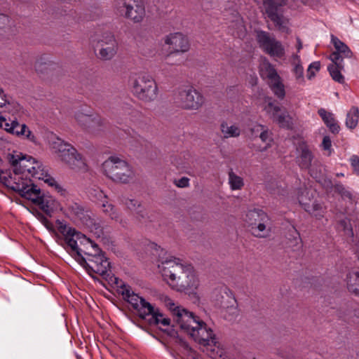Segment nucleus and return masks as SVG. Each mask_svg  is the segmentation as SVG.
Returning a JSON list of instances; mask_svg holds the SVG:
<instances>
[{
    "label": "nucleus",
    "mask_w": 359,
    "mask_h": 359,
    "mask_svg": "<svg viewBox=\"0 0 359 359\" xmlns=\"http://www.w3.org/2000/svg\"><path fill=\"white\" fill-rule=\"evenodd\" d=\"M115 283L117 285L118 292L121 294L123 299L129 303L137 311L139 317L146 320L147 316L149 325H161L163 327L170 324V319L164 318L158 309H156L144 298L135 293L130 285L125 283L122 280L115 278Z\"/></svg>",
    "instance_id": "nucleus-4"
},
{
    "label": "nucleus",
    "mask_w": 359,
    "mask_h": 359,
    "mask_svg": "<svg viewBox=\"0 0 359 359\" xmlns=\"http://www.w3.org/2000/svg\"><path fill=\"white\" fill-rule=\"evenodd\" d=\"M257 77L253 78V79H252L251 84L252 86L256 85L257 84Z\"/></svg>",
    "instance_id": "nucleus-57"
},
{
    "label": "nucleus",
    "mask_w": 359,
    "mask_h": 359,
    "mask_svg": "<svg viewBox=\"0 0 359 359\" xmlns=\"http://www.w3.org/2000/svg\"><path fill=\"white\" fill-rule=\"evenodd\" d=\"M297 151L299 154L296 158V161L299 168L302 170H309V173L313 178L320 177V170L318 172L314 168H311L314 156L307 144L304 141H300L298 143Z\"/></svg>",
    "instance_id": "nucleus-16"
},
{
    "label": "nucleus",
    "mask_w": 359,
    "mask_h": 359,
    "mask_svg": "<svg viewBox=\"0 0 359 359\" xmlns=\"http://www.w3.org/2000/svg\"><path fill=\"white\" fill-rule=\"evenodd\" d=\"M293 73L295 75L296 79L301 81L304 80V68L301 64H295L293 69Z\"/></svg>",
    "instance_id": "nucleus-45"
},
{
    "label": "nucleus",
    "mask_w": 359,
    "mask_h": 359,
    "mask_svg": "<svg viewBox=\"0 0 359 359\" xmlns=\"http://www.w3.org/2000/svg\"><path fill=\"white\" fill-rule=\"evenodd\" d=\"M10 18L8 15L0 13V31H6L10 27Z\"/></svg>",
    "instance_id": "nucleus-41"
},
{
    "label": "nucleus",
    "mask_w": 359,
    "mask_h": 359,
    "mask_svg": "<svg viewBox=\"0 0 359 359\" xmlns=\"http://www.w3.org/2000/svg\"><path fill=\"white\" fill-rule=\"evenodd\" d=\"M334 65H330L327 67V70L330 72L332 79L339 83H344V77L341 73V70L344 69V64L342 67H339V64L337 62H333Z\"/></svg>",
    "instance_id": "nucleus-28"
},
{
    "label": "nucleus",
    "mask_w": 359,
    "mask_h": 359,
    "mask_svg": "<svg viewBox=\"0 0 359 359\" xmlns=\"http://www.w3.org/2000/svg\"><path fill=\"white\" fill-rule=\"evenodd\" d=\"M1 93H3V90L0 88V95H1Z\"/></svg>",
    "instance_id": "nucleus-60"
},
{
    "label": "nucleus",
    "mask_w": 359,
    "mask_h": 359,
    "mask_svg": "<svg viewBox=\"0 0 359 359\" xmlns=\"http://www.w3.org/2000/svg\"><path fill=\"white\" fill-rule=\"evenodd\" d=\"M175 184L180 188H185L189 186V179L187 177H182L179 180H175Z\"/></svg>",
    "instance_id": "nucleus-49"
},
{
    "label": "nucleus",
    "mask_w": 359,
    "mask_h": 359,
    "mask_svg": "<svg viewBox=\"0 0 359 359\" xmlns=\"http://www.w3.org/2000/svg\"><path fill=\"white\" fill-rule=\"evenodd\" d=\"M314 194H316V191L306 187L300 189L298 193V201L303 208H304V203L302 200L305 201L306 203H310L314 198Z\"/></svg>",
    "instance_id": "nucleus-31"
},
{
    "label": "nucleus",
    "mask_w": 359,
    "mask_h": 359,
    "mask_svg": "<svg viewBox=\"0 0 359 359\" xmlns=\"http://www.w3.org/2000/svg\"><path fill=\"white\" fill-rule=\"evenodd\" d=\"M93 194L95 197V198L100 202V204L104 203V201H108L107 194H104V191L101 189H94Z\"/></svg>",
    "instance_id": "nucleus-48"
},
{
    "label": "nucleus",
    "mask_w": 359,
    "mask_h": 359,
    "mask_svg": "<svg viewBox=\"0 0 359 359\" xmlns=\"http://www.w3.org/2000/svg\"><path fill=\"white\" fill-rule=\"evenodd\" d=\"M165 302L172 312L174 321L195 341L203 346H215L217 344V339L212 329L208 327L198 316L182 306H175V303L169 298H167Z\"/></svg>",
    "instance_id": "nucleus-2"
},
{
    "label": "nucleus",
    "mask_w": 359,
    "mask_h": 359,
    "mask_svg": "<svg viewBox=\"0 0 359 359\" xmlns=\"http://www.w3.org/2000/svg\"><path fill=\"white\" fill-rule=\"evenodd\" d=\"M165 43L173 50L166 57V60L177 53H185L190 48V44L188 38L180 32L172 33L166 36Z\"/></svg>",
    "instance_id": "nucleus-18"
},
{
    "label": "nucleus",
    "mask_w": 359,
    "mask_h": 359,
    "mask_svg": "<svg viewBox=\"0 0 359 359\" xmlns=\"http://www.w3.org/2000/svg\"><path fill=\"white\" fill-rule=\"evenodd\" d=\"M163 278L172 287L179 291L196 288L198 285L194 268L190 264H183L179 258H166L158 264Z\"/></svg>",
    "instance_id": "nucleus-3"
},
{
    "label": "nucleus",
    "mask_w": 359,
    "mask_h": 359,
    "mask_svg": "<svg viewBox=\"0 0 359 359\" xmlns=\"http://www.w3.org/2000/svg\"><path fill=\"white\" fill-rule=\"evenodd\" d=\"M302 201L304 203V209L309 214L318 219L323 217L325 210L321 203L314 199H313L310 203H306L304 200H302Z\"/></svg>",
    "instance_id": "nucleus-24"
},
{
    "label": "nucleus",
    "mask_w": 359,
    "mask_h": 359,
    "mask_svg": "<svg viewBox=\"0 0 359 359\" xmlns=\"http://www.w3.org/2000/svg\"><path fill=\"white\" fill-rule=\"evenodd\" d=\"M174 100L181 108L188 110H197L204 103L203 95L193 87L179 88Z\"/></svg>",
    "instance_id": "nucleus-12"
},
{
    "label": "nucleus",
    "mask_w": 359,
    "mask_h": 359,
    "mask_svg": "<svg viewBox=\"0 0 359 359\" xmlns=\"http://www.w3.org/2000/svg\"><path fill=\"white\" fill-rule=\"evenodd\" d=\"M259 138L263 142L267 143V144H269V143L272 141L271 133L269 132L266 126H264V129L260 133Z\"/></svg>",
    "instance_id": "nucleus-42"
},
{
    "label": "nucleus",
    "mask_w": 359,
    "mask_h": 359,
    "mask_svg": "<svg viewBox=\"0 0 359 359\" xmlns=\"http://www.w3.org/2000/svg\"><path fill=\"white\" fill-rule=\"evenodd\" d=\"M52 148L58 158L71 169L76 171L86 172L88 166L85 159L70 144L57 137L52 142Z\"/></svg>",
    "instance_id": "nucleus-7"
},
{
    "label": "nucleus",
    "mask_w": 359,
    "mask_h": 359,
    "mask_svg": "<svg viewBox=\"0 0 359 359\" xmlns=\"http://www.w3.org/2000/svg\"><path fill=\"white\" fill-rule=\"evenodd\" d=\"M9 163L13 167L10 170H0V182L19 194L20 196L39 206L47 215L51 216L55 208V199L44 193L29 178L43 168L42 164L32 156L22 154H11Z\"/></svg>",
    "instance_id": "nucleus-1"
},
{
    "label": "nucleus",
    "mask_w": 359,
    "mask_h": 359,
    "mask_svg": "<svg viewBox=\"0 0 359 359\" xmlns=\"http://www.w3.org/2000/svg\"><path fill=\"white\" fill-rule=\"evenodd\" d=\"M319 116L323 119L325 124L327 126L329 124L332 123L334 121H335V118L334 117L333 114L327 111L325 109L321 108L318 109V111Z\"/></svg>",
    "instance_id": "nucleus-38"
},
{
    "label": "nucleus",
    "mask_w": 359,
    "mask_h": 359,
    "mask_svg": "<svg viewBox=\"0 0 359 359\" xmlns=\"http://www.w3.org/2000/svg\"><path fill=\"white\" fill-rule=\"evenodd\" d=\"M322 147L324 150L329 151V155L331 154L332 141L329 136L323 137Z\"/></svg>",
    "instance_id": "nucleus-51"
},
{
    "label": "nucleus",
    "mask_w": 359,
    "mask_h": 359,
    "mask_svg": "<svg viewBox=\"0 0 359 359\" xmlns=\"http://www.w3.org/2000/svg\"><path fill=\"white\" fill-rule=\"evenodd\" d=\"M39 219L46 226L48 227V224H50V222L48 221V219L41 213H39Z\"/></svg>",
    "instance_id": "nucleus-55"
},
{
    "label": "nucleus",
    "mask_w": 359,
    "mask_h": 359,
    "mask_svg": "<svg viewBox=\"0 0 359 359\" xmlns=\"http://www.w3.org/2000/svg\"><path fill=\"white\" fill-rule=\"evenodd\" d=\"M4 107L6 108L5 111L12 113V114H14L20 109V107L18 103L6 102V100L3 102H0V107L2 108Z\"/></svg>",
    "instance_id": "nucleus-39"
},
{
    "label": "nucleus",
    "mask_w": 359,
    "mask_h": 359,
    "mask_svg": "<svg viewBox=\"0 0 359 359\" xmlns=\"http://www.w3.org/2000/svg\"><path fill=\"white\" fill-rule=\"evenodd\" d=\"M111 41L117 42L114 35L111 32H106L102 35V38L99 43L100 45H109L111 43Z\"/></svg>",
    "instance_id": "nucleus-43"
},
{
    "label": "nucleus",
    "mask_w": 359,
    "mask_h": 359,
    "mask_svg": "<svg viewBox=\"0 0 359 359\" xmlns=\"http://www.w3.org/2000/svg\"><path fill=\"white\" fill-rule=\"evenodd\" d=\"M51 65L52 64L50 63V62H43L41 60H37L35 62L34 68L37 72L43 73L44 70L48 69Z\"/></svg>",
    "instance_id": "nucleus-44"
},
{
    "label": "nucleus",
    "mask_w": 359,
    "mask_h": 359,
    "mask_svg": "<svg viewBox=\"0 0 359 359\" xmlns=\"http://www.w3.org/2000/svg\"><path fill=\"white\" fill-rule=\"evenodd\" d=\"M351 165L355 173L359 175V157L353 155L351 157Z\"/></svg>",
    "instance_id": "nucleus-50"
},
{
    "label": "nucleus",
    "mask_w": 359,
    "mask_h": 359,
    "mask_svg": "<svg viewBox=\"0 0 359 359\" xmlns=\"http://www.w3.org/2000/svg\"><path fill=\"white\" fill-rule=\"evenodd\" d=\"M120 203L121 204L125 205L128 210L134 213L142 205L138 201L125 196H123L120 198Z\"/></svg>",
    "instance_id": "nucleus-36"
},
{
    "label": "nucleus",
    "mask_w": 359,
    "mask_h": 359,
    "mask_svg": "<svg viewBox=\"0 0 359 359\" xmlns=\"http://www.w3.org/2000/svg\"><path fill=\"white\" fill-rule=\"evenodd\" d=\"M265 126L261 125V124H255L251 128H250V135L253 138L259 137V135L262 133V130L264 129Z\"/></svg>",
    "instance_id": "nucleus-46"
},
{
    "label": "nucleus",
    "mask_w": 359,
    "mask_h": 359,
    "mask_svg": "<svg viewBox=\"0 0 359 359\" xmlns=\"http://www.w3.org/2000/svg\"><path fill=\"white\" fill-rule=\"evenodd\" d=\"M274 120L281 128L286 129H291L292 128V118L286 111L277 116V117Z\"/></svg>",
    "instance_id": "nucleus-33"
},
{
    "label": "nucleus",
    "mask_w": 359,
    "mask_h": 359,
    "mask_svg": "<svg viewBox=\"0 0 359 359\" xmlns=\"http://www.w3.org/2000/svg\"><path fill=\"white\" fill-rule=\"evenodd\" d=\"M229 184L232 190H240L244 186V182L241 177L237 175L232 169L228 173Z\"/></svg>",
    "instance_id": "nucleus-30"
},
{
    "label": "nucleus",
    "mask_w": 359,
    "mask_h": 359,
    "mask_svg": "<svg viewBox=\"0 0 359 359\" xmlns=\"http://www.w3.org/2000/svg\"><path fill=\"white\" fill-rule=\"evenodd\" d=\"M268 106L273 110L272 116H273V119H275L277 117V116H278V113L280 110V107H278L277 105H274L272 102H269Z\"/></svg>",
    "instance_id": "nucleus-53"
},
{
    "label": "nucleus",
    "mask_w": 359,
    "mask_h": 359,
    "mask_svg": "<svg viewBox=\"0 0 359 359\" xmlns=\"http://www.w3.org/2000/svg\"><path fill=\"white\" fill-rule=\"evenodd\" d=\"M337 176H344V174L343 173H338Z\"/></svg>",
    "instance_id": "nucleus-59"
},
{
    "label": "nucleus",
    "mask_w": 359,
    "mask_h": 359,
    "mask_svg": "<svg viewBox=\"0 0 359 359\" xmlns=\"http://www.w3.org/2000/svg\"><path fill=\"white\" fill-rule=\"evenodd\" d=\"M34 178L43 180L44 182L47 183L52 187H53L57 183L55 180L48 174L47 171L44 169L43 167L41 168V170H38V172L34 174Z\"/></svg>",
    "instance_id": "nucleus-35"
},
{
    "label": "nucleus",
    "mask_w": 359,
    "mask_h": 359,
    "mask_svg": "<svg viewBox=\"0 0 359 359\" xmlns=\"http://www.w3.org/2000/svg\"><path fill=\"white\" fill-rule=\"evenodd\" d=\"M348 291L359 297V271H351L346 276Z\"/></svg>",
    "instance_id": "nucleus-25"
},
{
    "label": "nucleus",
    "mask_w": 359,
    "mask_h": 359,
    "mask_svg": "<svg viewBox=\"0 0 359 359\" xmlns=\"http://www.w3.org/2000/svg\"><path fill=\"white\" fill-rule=\"evenodd\" d=\"M81 260L83 261L81 266L86 269L89 274L94 273L100 275L105 279L109 278L117 286L115 283V278L117 277L110 276V263L102 250L101 252L96 253L90 259ZM118 279L120 280L118 278ZM116 287L118 290V287Z\"/></svg>",
    "instance_id": "nucleus-13"
},
{
    "label": "nucleus",
    "mask_w": 359,
    "mask_h": 359,
    "mask_svg": "<svg viewBox=\"0 0 359 359\" xmlns=\"http://www.w3.org/2000/svg\"><path fill=\"white\" fill-rule=\"evenodd\" d=\"M165 63H166L167 65H170V64H171V63H170V62H165Z\"/></svg>",
    "instance_id": "nucleus-61"
},
{
    "label": "nucleus",
    "mask_w": 359,
    "mask_h": 359,
    "mask_svg": "<svg viewBox=\"0 0 359 359\" xmlns=\"http://www.w3.org/2000/svg\"><path fill=\"white\" fill-rule=\"evenodd\" d=\"M109 45H100L101 48L99 50V57L102 60H110L117 53L118 50V43L114 42Z\"/></svg>",
    "instance_id": "nucleus-23"
},
{
    "label": "nucleus",
    "mask_w": 359,
    "mask_h": 359,
    "mask_svg": "<svg viewBox=\"0 0 359 359\" xmlns=\"http://www.w3.org/2000/svg\"><path fill=\"white\" fill-rule=\"evenodd\" d=\"M65 242L66 250L81 265L83 264L81 259H90L96 253L101 252V249L95 242L74 229L69 228L67 231Z\"/></svg>",
    "instance_id": "nucleus-5"
},
{
    "label": "nucleus",
    "mask_w": 359,
    "mask_h": 359,
    "mask_svg": "<svg viewBox=\"0 0 359 359\" xmlns=\"http://www.w3.org/2000/svg\"><path fill=\"white\" fill-rule=\"evenodd\" d=\"M333 189L335 193L341 196L343 200L353 201V196L351 191L340 182L336 183L333 187Z\"/></svg>",
    "instance_id": "nucleus-32"
},
{
    "label": "nucleus",
    "mask_w": 359,
    "mask_h": 359,
    "mask_svg": "<svg viewBox=\"0 0 359 359\" xmlns=\"http://www.w3.org/2000/svg\"><path fill=\"white\" fill-rule=\"evenodd\" d=\"M285 0H263L266 14L279 29L283 25V15L280 9L285 4Z\"/></svg>",
    "instance_id": "nucleus-17"
},
{
    "label": "nucleus",
    "mask_w": 359,
    "mask_h": 359,
    "mask_svg": "<svg viewBox=\"0 0 359 359\" xmlns=\"http://www.w3.org/2000/svg\"><path fill=\"white\" fill-rule=\"evenodd\" d=\"M9 129L11 130V134L27 140L32 142H36V137L32 132L25 124H20L16 118L13 120V125Z\"/></svg>",
    "instance_id": "nucleus-22"
},
{
    "label": "nucleus",
    "mask_w": 359,
    "mask_h": 359,
    "mask_svg": "<svg viewBox=\"0 0 359 359\" xmlns=\"http://www.w3.org/2000/svg\"><path fill=\"white\" fill-rule=\"evenodd\" d=\"M259 74L262 79L269 80V86L275 96L283 100L285 96V86L274 66L264 60L260 65Z\"/></svg>",
    "instance_id": "nucleus-14"
},
{
    "label": "nucleus",
    "mask_w": 359,
    "mask_h": 359,
    "mask_svg": "<svg viewBox=\"0 0 359 359\" xmlns=\"http://www.w3.org/2000/svg\"><path fill=\"white\" fill-rule=\"evenodd\" d=\"M245 221L251 233L257 238H267L270 236L271 226L268 215L260 209L249 210Z\"/></svg>",
    "instance_id": "nucleus-10"
},
{
    "label": "nucleus",
    "mask_w": 359,
    "mask_h": 359,
    "mask_svg": "<svg viewBox=\"0 0 359 359\" xmlns=\"http://www.w3.org/2000/svg\"><path fill=\"white\" fill-rule=\"evenodd\" d=\"M359 110L356 107H352L346 114V126L350 129H354L358 122Z\"/></svg>",
    "instance_id": "nucleus-27"
},
{
    "label": "nucleus",
    "mask_w": 359,
    "mask_h": 359,
    "mask_svg": "<svg viewBox=\"0 0 359 359\" xmlns=\"http://www.w3.org/2000/svg\"><path fill=\"white\" fill-rule=\"evenodd\" d=\"M332 42L334 44L336 51L330 55V58L332 62H337L339 64V67H342V55L345 57H351L352 56V52L344 42L333 35L332 36Z\"/></svg>",
    "instance_id": "nucleus-19"
},
{
    "label": "nucleus",
    "mask_w": 359,
    "mask_h": 359,
    "mask_svg": "<svg viewBox=\"0 0 359 359\" xmlns=\"http://www.w3.org/2000/svg\"><path fill=\"white\" fill-rule=\"evenodd\" d=\"M13 125V120H7L4 116H0V128L5 130L8 133H11L9 128Z\"/></svg>",
    "instance_id": "nucleus-47"
},
{
    "label": "nucleus",
    "mask_w": 359,
    "mask_h": 359,
    "mask_svg": "<svg viewBox=\"0 0 359 359\" xmlns=\"http://www.w3.org/2000/svg\"><path fill=\"white\" fill-rule=\"evenodd\" d=\"M101 203L102 212L108 216L111 220L115 221L123 228H128L129 226V220L126 217H123L121 213L116 208V207L107 201Z\"/></svg>",
    "instance_id": "nucleus-21"
},
{
    "label": "nucleus",
    "mask_w": 359,
    "mask_h": 359,
    "mask_svg": "<svg viewBox=\"0 0 359 359\" xmlns=\"http://www.w3.org/2000/svg\"><path fill=\"white\" fill-rule=\"evenodd\" d=\"M135 219L138 223L144 225H147L152 220L151 219L148 212L144 208L143 205H142L134 213Z\"/></svg>",
    "instance_id": "nucleus-34"
},
{
    "label": "nucleus",
    "mask_w": 359,
    "mask_h": 359,
    "mask_svg": "<svg viewBox=\"0 0 359 359\" xmlns=\"http://www.w3.org/2000/svg\"><path fill=\"white\" fill-rule=\"evenodd\" d=\"M168 333L171 337H177V332L176 331H175L174 330H170Z\"/></svg>",
    "instance_id": "nucleus-56"
},
{
    "label": "nucleus",
    "mask_w": 359,
    "mask_h": 359,
    "mask_svg": "<svg viewBox=\"0 0 359 359\" xmlns=\"http://www.w3.org/2000/svg\"><path fill=\"white\" fill-rule=\"evenodd\" d=\"M327 127L329 128L330 132L334 134L339 133L340 130V126L337 121H334L332 123L329 124Z\"/></svg>",
    "instance_id": "nucleus-52"
},
{
    "label": "nucleus",
    "mask_w": 359,
    "mask_h": 359,
    "mask_svg": "<svg viewBox=\"0 0 359 359\" xmlns=\"http://www.w3.org/2000/svg\"><path fill=\"white\" fill-rule=\"evenodd\" d=\"M102 169L104 175L116 183L128 184L135 177L132 167L116 156H110L104 161Z\"/></svg>",
    "instance_id": "nucleus-6"
},
{
    "label": "nucleus",
    "mask_w": 359,
    "mask_h": 359,
    "mask_svg": "<svg viewBox=\"0 0 359 359\" xmlns=\"http://www.w3.org/2000/svg\"><path fill=\"white\" fill-rule=\"evenodd\" d=\"M58 193H60L61 195H65L66 193V190L62 188L57 182L55 184V185L53 187Z\"/></svg>",
    "instance_id": "nucleus-54"
},
{
    "label": "nucleus",
    "mask_w": 359,
    "mask_h": 359,
    "mask_svg": "<svg viewBox=\"0 0 359 359\" xmlns=\"http://www.w3.org/2000/svg\"><path fill=\"white\" fill-rule=\"evenodd\" d=\"M66 212L74 222L85 226L96 238L104 235L103 228L97 222L93 213L78 203L69 202L66 206Z\"/></svg>",
    "instance_id": "nucleus-8"
},
{
    "label": "nucleus",
    "mask_w": 359,
    "mask_h": 359,
    "mask_svg": "<svg viewBox=\"0 0 359 359\" xmlns=\"http://www.w3.org/2000/svg\"><path fill=\"white\" fill-rule=\"evenodd\" d=\"M256 40L261 49L270 56L281 58L285 55L282 43L267 32L256 30Z\"/></svg>",
    "instance_id": "nucleus-15"
},
{
    "label": "nucleus",
    "mask_w": 359,
    "mask_h": 359,
    "mask_svg": "<svg viewBox=\"0 0 359 359\" xmlns=\"http://www.w3.org/2000/svg\"><path fill=\"white\" fill-rule=\"evenodd\" d=\"M114 8L118 15L134 23L142 22L146 14L142 0H114Z\"/></svg>",
    "instance_id": "nucleus-11"
},
{
    "label": "nucleus",
    "mask_w": 359,
    "mask_h": 359,
    "mask_svg": "<svg viewBox=\"0 0 359 359\" xmlns=\"http://www.w3.org/2000/svg\"><path fill=\"white\" fill-rule=\"evenodd\" d=\"M288 238V248L294 252L299 251L302 248V242L299 235V233L293 228L292 231L290 233Z\"/></svg>",
    "instance_id": "nucleus-26"
},
{
    "label": "nucleus",
    "mask_w": 359,
    "mask_h": 359,
    "mask_svg": "<svg viewBox=\"0 0 359 359\" xmlns=\"http://www.w3.org/2000/svg\"><path fill=\"white\" fill-rule=\"evenodd\" d=\"M75 118L78 123L85 129H95L103 123L102 118L97 114H86L82 112H76Z\"/></svg>",
    "instance_id": "nucleus-20"
},
{
    "label": "nucleus",
    "mask_w": 359,
    "mask_h": 359,
    "mask_svg": "<svg viewBox=\"0 0 359 359\" xmlns=\"http://www.w3.org/2000/svg\"><path fill=\"white\" fill-rule=\"evenodd\" d=\"M220 128L224 138L236 137L241 134V130L238 126L234 125L229 126L226 122L222 123Z\"/></svg>",
    "instance_id": "nucleus-29"
},
{
    "label": "nucleus",
    "mask_w": 359,
    "mask_h": 359,
    "mask_svg": "<svg viewBox=\"0 0 359 359\" xmlns=\"http://www.w3.org/2000/svg\"><path fill=\"white\" fill-rule=\"evenodd\" d=\"M132 93L144 102H151L158 97V88L155 80L149 74L142 73L131 78Z\"/></svg>",
    "instance_id": "nucleus-9"
},
{
    "label": "nucleus",
    "mask_w": 359,
    "mask_h": 359,
    "mask_svg": "<svg viewBox=\"0 0 359 359\" xmlns=\"http://www.w3.org/2000/svg\"><path fill=\"white\" fill-rule=\"evenodd\" d=\"M337 229L344 231L348 236L353 235L350 221L346 217L338 221Z\"/></svg>",
    "instance_id": "nucleus-37"
},
{
    "label": "nucleus",
    "mask_w": 359,
    "mask_h": 359,
    "mask_svg": "<svg viewBox=\"0 0 359 359\" xmlns=\"http://www.w3.org/2000/svg\"><path fill=\"white\" fill-rule=\"evenodd\" d=\"M173 163H174L176 165V166H177V167H178V168H180H180H184V164H182H182H180V163H177V162H173Z\"/></svg>",
    "instance_id": "nucleus-58"
},
{
    "label": "nucleus",
    "mask_w": 359,
    "mask_h": 359,
    "mask_svg": "<svg viewBox=\"0 0 359 359\" xmlns=\"http://www.w3.org/2000/svg\"><path fill=\"white\" fill-rule=\"evenodd\" d=\"M320 69V63L319 61H316L311 63L307 70V77L309 79H311L316 75V72H318Z\"/></svg>",
    "instance_id": "nucleus-40"
}]
</instances>
